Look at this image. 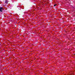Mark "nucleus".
<instances>
[{
  "instance_id": "obj_3",
  "label": "nucleus",
  "mask_w": 75,
  "mask_h": 75,
  "mask_svg": "<svg viewBox=\"0 0 75 75\" xmlns=\"http://www.w3.org/2000/svg\"><path fill=\"white\" fill-rule=\"evenodd\" d=\"M57 6V4L54 5V6Z\"/></svg>"
},
{
  "instance_id": "obj_2",
  "label": "nucleus",
  "mask_w": 75,
  "mask_h": 75,
  "mask_svg": "<svg viewBox=\"0 0 75 75\" xmlns=\"http://www.w3.org/2000/svg\"><path fill=\"white\" fill-rule=\"evenodd\" d=\"M8 1L7 0L5 1V3H6V4H7V3H8Z\"/></svg>"
},
{
  "instance_id": "obj_1",
  "label": "nucleus",
  "mask_w": 75,
  "mask_h": 75,
  "mask_svg": "<svg viewBox=\"0 0 75 75\" xmlns=\"http://www.w3.org/2000/svg\"><path fill=\"white\" fill-rule=\"evenodd\" d=\"M3 9L4 8H3V7H0V11L2 12L3 11L2 10H3Z\"/></svg>"
},
{
  "instance_id": "obj_7",
  "label": "nucleus",
  "mask_w": 75,
  "mask_h": 75,
  "mask_svg": "<svg viewBox=\"0 0 75 75\" xmlns=\"http://www.w3.org/2000/svg\"><path fill=\"white\" fill-rule=\"evenodd\" d=\"M74 55H75V54H74Z\"/></svg>"
},
{
  "instance_id": "obj_4",
  "label": "nucleus",
  "mask_w": 75,
  "mask_h": 75,
  "mask_svg": "<svg viewBox=\"0 0 75 75\" xmlns=\"http://www.w3.org/2000/svg\"><path fill=\"white\" fill-rule=\"evenodd\" d=\"M29 68H30V66H29Z\"/></svg>"
},
{
  "instance_id": "obj_6",
  "label": "nucleus",
  "mask_w": 75,
  "mask_h": 75,
  "mask_svg": "<svg viewBox=\"0 0 75 75\" xmlns=\"http://www.w3.org/2000/svg\"><path fill=\"white\" fill-rule=\"evenodd\" d=\"M72 75H73V74H72Z\"/></svg>"
},
{
  "instance_id": "obj_8",
  "label": "nucleus",
  "mask_w": 75,
  "mask_h": 75,
  "mask_svg": "<svg viewBox=\"0 0 75 75\" xmlns=\"http://www.w3.org/2000/svg\"><path fill=\"white\" fill-rule=\"evenodd\" d=\"M70 75H71L70 74Z\"/></svg>"
},
{
  "instance_id": "obj_5",
  "label": "nucleus",
  "mask_w": 75,
  "mask_h": 75,
  "mask_svg": "<svg viewBox=\"0 0 75 75\" xmlns=\"http://www.w3.org/2000/svg\"><path fill=\"white\" fill-rule=\"evenodd\" d=\"M29 17H30V15H29Z\"/></svg>"
}]
</instances>
